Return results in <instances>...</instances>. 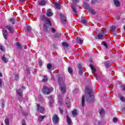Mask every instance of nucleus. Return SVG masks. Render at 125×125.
I'll return each mask as SVG.
<instances>
[{
    "label": "nucleus",
    "instance_id": "obj_18",
    "mask_svg": "<svg viewBox=\"0 0 125 125\" xmlns=\"http://www.w3.org/2000/svg\"><path fill=\"white\" fill-rule=\"evenodd\" d=\"M85 96L83 95L82 99V106L84 107V101H85Z\"/></svg>",
    "mask_w": 125,
    "mask_h": 125
},
{
    "label": "nucleus",
    "instance_id": "obj_15",
    "mask_svg": "<svg viewBox=\"0 0 125 125\" xmlns=\"http://www.w3.org/2000/svg\"><path fill=\"white\" fill-rule=\"evenodd\" d=\"M5 28L9 31L10 33H12L14 32V30H13V28L10 26H6Z\"/></svg>",
    "mask_w": 125,
    "mask_h": 125
},
{
    "label": "nucleus",
    "instance_id": "obj_35",
    "mask_svg": "<svg viewBox=\"0 0 125 125\" xmlns=\"http://www.w3.org/2000/svg\"><path fill=\"white\" fill-rule=\"evenodd\" d=\"M25 31H27V32H31V26H27L25 29Z\"/></svg>",
    "mask_w": 125,
    "mask_h": 125
},
{
    "label": "nucleus",
    "instance_id": "obj_52",
    "mask_svg": "<svg viewBox=\"0 0 125 125\" xmlns=\"http://www.w3.org/2000/svg\"><path fill=\"white\" fill-rule=\"evenodd\" d=\"M51 31L52 32V33H54L56 32V30H55V29H54V28H52Z\"/></svg>",
    "mask_w": 125,
    "mask_h": 125
},
{
    "label": "nucleus",
    "instance_id": "obj_14",
    "mask_svg": "<svg viewBox=\"0 0 125 125\" xmlns=\"http://www.w3.org/2000/svg\"><path fill=\"white\" fill-rule=\"evenodd\" d=\"M72 116L74 118H77L78 117V112H77V109H74L72 112Z\"/></svg>",
    "mask_w": 125,
    "mask_h": 125
},
{
    "label": "nucleus",
    "instance_id": "obj_61",
    "mask_svg": "<svg viewBox=\"0 0 125 125\" xmlns=\"http://www.w3.org/2000/svg\"><path fill=\"white\" fill-rule=\"evenodd\" d=\"M22 125H26V123H25V122H22Z\"/></svg>",
    "mask_w": 125,
    "mask_h": 125
},
{
    "label": "nucleus",
    "instance_id": "obj_42",
    "mask_svg": "<svg viewBox=\"0 0 125 125\" xmlns=\"http://www.w3.org/2000/svg\"><path fill=\"white\" fill-rule=\"evenodd\" d=\"M79 74L81 76H82V75H83V69H80L79 70Z\"/></svg>",
    "mask_w": 125,
    "mask_h": 125
},
{
    "label": "nucleus",
    "instance_id": "obj_54",
    "mask_svg": "<svg viewBox=\"0 0 125 125\" xmlns=\"http://www.w3.org/2000/svg\"><path fill=\"white\" fill-rule=\"evenodd\" d=\"M19 2H21V3H24V2H25V0H19Z\"/></svg>",
    "mask_w": 125,
    "mask_h": 125
},
{
    "label": "nucleus",
    "instance_id": "obj_53",
    "mask_svg": "<svg viewBox=\"0 0 125 125\" xmlns=\"http://www.w3.org/2000/svg\"><path fill=\"white\" fill-rule=\"evenodd\" d=\"M54 37L55 38H59V37H60V35H59L58 33H57L56 35H55Z\"/></svg>",
    "mask_w": 125,
    "mask_h": 125
},
{
    "label": "nucleus",
    "instance_id": "obj_55",
    "mask_svg": "<svg viewBox=\"0 0 125 125\" xmlns=\"http://www.w3.org/2000/svg\"><path fill=\"white\" fill-rule=\"evenodd\" d=\"M95 2H96V0H92L91 1L92 4H95Z\"/></svg>",
    "mask_w": 125,
    "mask_h": 125
},
{
    "label": "nucleus",
    "instance_id": "obj_32",
    "mask_svg": "<svg viewBox=\"0 0 125 125\" xmlns=\"http://www.w3.org/2000/svg\"><path fill=\"white\" fill-rule=\"evenodd\" d=\"M4 122L5 125H9V119L8 118L5 119Z\"/></svg>",
    "mask_w": 125,
    "mask_h": 125
},
{
    "label": "nucleus",
    "instance_id": "obj_26",
    "mask_svg": "<svg viewBox=\"0 0 125 125\" xmlns=\"http://www.w3.org/2000/svg\"><path fill=\"white\" fill-rule=\"evenodd\" d=\"M104 114H105V111H104V109L103 108L101 109L100 111V115L101 117H103L104 115Z\"/></svg>",
    "mask_w": 125,
    "mask_h": 125
},
{
    "label": "nucleus",
    "instance_id": "obj_62",
    "mask_svg": "<svg viewBox=\"0 0 125 125\" xmlns=\"http://www.w3.org/2000/svg\"><path fill=\"white\" fill-rule=\"evenodd\" d=\"M0 77H2V73L1 72H0Z\"/></svg>",
    "mask_w": 125,
    "mask_h": 125
},
{
    "label": "nucleus",
    "instance_id": "obj_7",
    "mask_svg": "<svg viewBox=\"0 0 125 125\" xmlns=\"http://www.w3.org/2000/svg\"><path fill=\"white\" fill-rule=\"evenodd\" d=\"M60 16L61 17L62 23H63V24H66V23L67 22V18H66V17L63 14H61Z\"/></svg>",
    "mask_w": 125,
    "mask_h": 125
},
{
    "label": "nucleus",
    "instance_id": "obj_56",
    "mask_svg": "<svg viewBox=\"0 0 125 125\" xmlns=\"http://www.w3.org/2000/svg\"><path fill=\"white\" fill-rule=\"evenodd\" d=\"M78 0H72V2H73L74 3H78Z\"/></svg>",
    "mask_w": 125,
    "mask_h": 125
},
{
    "label": "nucleus",
    "instance_id": "obj_30",
    "mask_svg": "<svg viewBox=\"0 0 125 125\" xmlns=\"http://www.w3.org/2000/svg\"><path fill=\"white\" fill-rule=\"evenodd\" d=\"M16 45H17V46H18V47L20 49H22V46L21 45V44H20V42H17L16 43Z\"/></svg>",
    "mask_w": 125,
    "mask_h": 125
},
{
    "label": "nucleus",
    "instance_id": "obj_21",
    "mask_svg": "<svg viewBox=\"0 0 125 125\" xmlns=\"http://www.w3.org/2000/svg\"><path fill=\"white\" fill-rule=\"evenodd\" d=\"M46 4V1L45 0H42L40 2H39V5L42 6L43 5H45Z\"/></svg>",
    "mask_w": 125,
    "mask_h": 125
},
{
    "label": "nucleus",
    "instance_id": "obj_44",
    "mask_svg": "<svg viewBox=\"0 0 125 125\" xmlns=\"http://www.w3.org/2000/svg\"><path fill=\"white\" fill-rule=\"evenodd\" d=\"M104 65L106 66V67H110V64L109 62H105Z\"/></svg>",
    "mask_w": 125,
    "mask_h": 125
},
{
    "label": "nucleus",
    "instance_id": "obj_51",
    "mask_svg": "<svg viewBox=\"0 0 125 125\" xmlns=\"http://www.w3.org/2000/svg\"><path fill=\"white\" fill-rule=\"evenodd\" d=\"M89 11H91L92 14H95V11L92 10V8H91V10H89Z\"/></svg>",
    "mask_w": 125,
    "mask_h": 125
},
{
    "label": "nucleus",
    "instance_id": "obj_39",
    "mask_svg": "<svg viewBox=\"0 0 125 125\" xmlns=\"http://www.w3.org/2000/svg\"><path fill=\"white\" fill-rule=\"evenodd\" d=\"M15 79L16 81H18V80H19V75L16 74L15 76Z\"/></svg>",
    "mask_w": 125,
    "mask_h": 125
},
{
    "label": "nucleus",
    "instance_id": "obj_11",
    "mask_svg": "<svg viewBox=\"0 0 125 125\" xmlns=\"http://www.w3.org/2000/svg\"><path fill=\"white\" fill-rule=\"evenodd\" d=\"M96 39H99V40H104L105 39V37L103 34H98L97 36L95 37Z\"/></svg>",
    "mask_w": 125,
    "mask_h": 125
},
{
    "label": "nucleus",
    "instance_id": "obj_9",
    "mask_svg": "<svg viewBox=\"0 0 125 125\" xmlns=\"http://www.w3.org/2000/svg\"><path fill=\"white\" fill-rule=\"evenodd\" d=\"M55 8L56 9H59V10H61V8H62V5L60 4V2H55Z\"/></svg>",
    "mask_w": 125,
    "mask_h": 125
},
{
    "label": "nucleus",
    "instance_id": "obj_20",
    "mask_svg": "<svg viewBox=\"0 0 125 125\" xmlns=\"http://www.w3.org/2000/svg\"><path fill=\"white\" fill-rule=\"evenodd\" d=\"M44 118H45V115H41L38 117V120L39 122H42Z\"/></svg>",
    "mask_w": 125,
    "mask_h": 125
},
{
    "label": "nucleus",
    "instance_id": "obj_48",
    "mask_svg": "<svg viewBox=\"0 0 125 125\" xmlns=\"http://www.w3.org/2000/svg\"><path fill=\"white\" fill-rule=\"evenodd\" d=\"M118 122V119L117 118H113V123H117Z\"/></svg>",
    "mask_w": 125,
    "mask_h": 125
},
{
    "label": "nucleus",
    "instance_id": "obj_3",
    "mask_svg": "<svg viewBox=\"0 0 125 125\" xmlns=\"http://www.w3.org/2000/svg\"><path fill=\"white\" fill-rule=\"evenodd\" d=\"M42 90L43 94L48 95V94H50L51 91H53V88H48L46 85H44Z\"/></svg>",
    "mask_w": 125,
    "mask_h": 125
},
{
    "label": "nucleus",
    "instance_id": "obj_19",
    "mask_svg": "<svg viewBox=\"0 0 125 125\" xmlns=\"http://www.w3.org/2000/svg\"><path fill=\"white\" fill-rule=\"evenodd\" d=\"M66 119H67V123L68 125H71L72 124V120L71 118L69 117V116L66 115Z\"/></svg>",
    "mask_w": 125,
    "mask_h": 125
},
{
    "label": "nucleus",
    "instance_id": "obj_60",
    "mask_svg": "<svg viewBox=\"0 0 125 125\" xmlns=\"http://www.w3.org/2000/svg\"><path fill=\"white\" fill-rule=\"evenodd\" d=\"M101 1V0H96V2H100Z\"/></svg>",
    "mask_w": 125,
    "mask_h": 125
},
{
    "label": "nucleus",
    "instance_id": "obj_34",
    "mask_svg": "<svg viewBox=\"0 0 125 125\" xmlns=\"http://www.w3.org/2000/svg\"><path fill=\"white\" fill-rule=\"evenodd\" d=\"M0 49L2 51H5V48H4V46L2 45L0 46Z\"/></svg>",
    "mask_w": 125,
    "mask_h": 125
},
{
    "label": "nucleus",
    "instance_id": "obj_6",
    "mask_svg": "<svg viewBox=\"0 0 125 125\" xmlns=\"http://www.w3.org/2000/svg\"><path fill=\"white\" fill-rule=\"evenodd\" d=\"M37 106L38 112H40V113L43 114V112L45 111V108H44V107L41 106V105L40 104H37Z\"/></svg>",
    "mask_w": 125,
    "mask_h": 125
},
{
    "label": "nucleus",
    "instance_id": "obj_24",
    "mask_svg": "<svg viewBox=\"0 0 125 125\" xmlns=\"http://www.w3.org/2000/svg\"><path fill=\"white\" fill-rule=\"evenodd\" d=\"M62 46H63L64 47H69V46H70V45L66 42H62Z\"/></svg>",
    "mask_w": 125,
    "mask_h": 125
},
{
    "label": "nucleus",
    "instance_id": "obj_31",
    "mask_svg": "<svg viewBox=\"0 0 125 125\" xmlns=\"http://www.w3.org/2000/svg\"><path fill=\"white\" fill-rule=\"evenodd\" d=\"M89 67L91 68L92 72H95L96 71V69H95V68H94V67L93 66V65H92V64H90L89 65Z\"/></svg>",
    "mask_w": 125,
    "mask_h": 125
},
{
    "label": "nucleus",
    "instance_id": "obj_29",
    "mask_svg": "<svg viewBox=\"0 0 125 125\" xmlns=\"http://www.w3.org/2000/svg\"><path fill=\"white\" fill-rule=\"evenodd\" d=\"M68 72L70 75H72V74H73V69H72V67H69L68 68Z\"/></svg>",
    "mask_w": 125,
    "mask_h": 125
},
{
    "label": "nucleus",
    "instance_id": "obj_12",
    "mask_svg": "<svg viewBox=\"0 0 125 125\" xmlns=\"http://www.w3.org/2000/svg\"><path fill=\"white\" fill-rule=\"evenodd\" d=\"M46 14L48 17H50V16H52V15H53V13H52L51 9H49L47 10Z\"/></svg>",
    "mask_w": 125,
    "mask_h": 125
},
{
    "label": "nucleus",
    "instance_id": "obj_25",
    "mask_svg": "<svg viewBox=\"0 0 125 125\" xmlns=\"http://www.w3.org/2000/svg\"><path fill=\"white\" fill-rule=\"evenodd\" d=\"M20 90H21V89H20L19 90H17V93L20 97H23V93L20 92Z\"/></svg>",
    "mask_w": 125,
    "mask_h": 125
},
{
    "label": "nucleus",
    "instance_id": "obj_58",
    "mask_svg": "<svg viewBox=\"0 0 125 125\" xmlns=\"http://www.w3.org/2000/svg\"><path fill=\"white\" fill-rule=\"evenodd\" d=\"M53 101H50V103H49V105L51 107L52 106V102Z\"/></svg>",
    "mask_w": 125,
    "mask_h": 125
},
{
    "label": "nucleus",
    "instance_id": "obj_50",
    "mask_svg": "<svg viewBox=\"0 0 125 125\" xmlns=\"http://www.w3.org/2000/svg\"><path fill=\"white\" fill-rule=\"evenodd\" d=\"M120 99H121V101H122L123 102H124L125 100V98H124V97H121Z\"/></svg>",
    "mask_w": 125,
    "mask_h": 125
},
{
    "label": "nucleus",
    "instance_id": "obj_17",
    "mask_svg": "<svg viewBox=\"0 0 125 125\" xmlns=\"http://www.w3.org/2000/svg\"><path fill=\"white\" fill-rule=\"evenodd\" d=\"M71 8L72 9L73 12H74V14H78V11H77V9L76 8V6L75 5H72L71 6Z\"/></svg>",
    "mask_w": 125,
    "mask_h": 125
},
{
    "label": "nucleus",
    "instance_id": "obj_33",
    "mask_svg": "<svg viewBox=\"0 0 125 125\" xmlns=\"http://www.w3.org/2000/svg\"><path fill=\"white\" fill-rule=\"evenodd\" d=\"M47 68L48 70L51 69V68H52V65L51 64V63H48L47 64Z\"/></svg>",
    "mask_w": 125,
    "mask_h": 125
},
{
    "label": "nucleus",
    "instance_id": "obj_43",
    "mask_svg": "<svg viewBox=\"0 0 125 125\" xmlns=\"http://www.w3.org/2000/svg\"><path fill=\"white\" fill-rule=\"evenodd\" d=\"M78 68L79 70H83V65H82V64H79Z\"/></svg>",
    "mask_w": 125,
    "mask_h": 125
},
{
    "label": "nucleus",
    "instance_id": "obj_2",
    "mask_svg": "<svg viewBox=\"0 0 125 125\" xmlns=\"http://www.w3.org/2000/svg\"><path fill=\"white\" fill-rule=\"evenodd\" d=\"M58 83L59 84L60 89L62 93H66V86H65V84L64 83V80H63V79L61 77H58Z\"/></svg>",
    "mask_w": 125,
    "mask_h": 125
},
{
    "label": "nucleus",
    "instance_id": "obj_16",
    "mask_svg": "<svg viewBox=\"0 0 125 125\" xmlns=\"http://www.w3.org/2000/svg\"><path fill=\"white\" fill-rule=\"evenodd\" d=\"M83 6L84 7H85L86 9H87L88 10H91V8L87 3H84Z\"/></svg>",
    "mask_w": 125,
    "mask_h": 125
},
{
    "label": "nucleus",
    "instance_id": "obj_45",
    "mask_svg": "<svg viewBox=\"0 0 125 125\" xmlns=\"http://www.w3.org/2000/svg\"><path fill=\"white\" fill-rule=\"evenodd\" d=\"M121 87H122L121 90H123V91H125V85H122Z\"/></svg>",
    "mask_w": 125,
    "mask_h": 125
},
{
    "label": "nucleus",
    "instance_id": "obj_36",
    "mask_svg": "<svg viewBox=\"0 0 125 125\" xmlns=\"http://www.w3.org/2000/svg\"><path fill=\"white\" fill-rule=\"evenodd\" d=\"M1 106L2 108H4V101L3 100L1 101Z\"/></svg>",
    "mask_w": 125,
    "mask_h": 125
},
{
    "label": "nucleus",
    "instance_id": "obj_13",
    "mask_svg": "<svg viewBox=\"0 0 125 125\" xmlns=\"http://www.w3.org/2000/svg\"><path fill=\"white\" fill-rule=\"evenodd\" d=\"M1 60L4 62V63H7L8 62V59L5 57V54H3V56L1 58Z\"/></svg>",
    "mask_w": 125,
    "mask_h": 125
},
{
    "label": "nucleus",
    "instance_id": "obj_47",
    "mask_svg": "<svg viewBox=\"0 0 125 125\" xmlns=\"http://www.w3.org/2000/svg\"><path fill=\"white\" fill-rule=\"evenodd\" d=\"M59 110H60V114H61L62 115V114H63V109H61V108H59Z\"/></svg>",
    "mask_w": 125,
    "mask_h": 125
},
{
    "label": "nucleus",
    "instance_id": "obj_27",
    "mask_svg": "<svg viewBox=\"0 0 125 125\" xmlns=\"http://www.w3.org/2000/svg\"><path fill=\"white\" fill-rule=\"evenodd\" d=\"M81 23L83 24V25H87V24H88L87 21H86V20H85V19L82 20Z\"/></svg>",
    "mask_w": 125,
    "mask_h": 125
},
{
    "label": "nucleus",
    "instance_id": "obj_38",
    "mask_svg": "<svg viewBox=\"0 0 125 125\" xmlns=\"http://www.w3.org/2000/svg\"><path fill=\"white\" fill-rule=\"evenodd\" d=\"M66 104L68 105V104H70V99L69 98H67L66 99Z\"/></svg>",
    "mask_w": 125,
    "mask_h": 125
},
{
    "label": "nucleus",
    "instance_id": "obj_22",
    "mask_svg": "<svg viewBox=\"0 0 125 125\" xmlns=\"http://www.w3.org/2000/svg\"><path fill=\"white\" fill-rule=\"evenodd\" d=\"M113 1L116 6L119 7L120 6V5H121V4H120V1H119V0H113Z\"/></svg>",
    "mask_w": 125,
    "mask_h": 125
},
{
    "label": "nucleus",
    "instance_id": "obj_5",
    "mask_svg": "<svg viewBox=\"0 0 125 125\" xmlns=\"http://www.w3.org/2000/svg\"><path fill=\"white\" fill-rule=\"evenodd\" d=\"M52 120L53 121V123L55 125L58 124V123H59L60 122L59 117H58V116L56 114H54L53 115Z\"/></svg>",
    "mask_w": 125,
    "mask_h": 125
},
{
    "label": "nucleus",
    "instance_id": "obj_23",
    "mask_svg": "<svg viewBox=\"0 0 125 125\" xmlns=\"http://www.w3.org/2000/svg\"><path fill=\"white\" fill-rule=\"evenodd\" d=\"M58 98L59 100V103L61 104H62V100L63 99V98H62V96H61V95H59L58 96Z\"/></svg>",
    "mask_w": 125,
    "mask_h": 125
},
{
    "label": "nucleus",
    "instance_id": "obj_63",
    "mask_svg": "<svg viewBox=\"0 0 125 125\" xmlns=\"http://www.w3.org/2000/svg\"><path fill=\"white\" fill-rule=\"evenodd\" d=\"M22 88L23 89H25L26 88L25 87V86H22Z\"/></svg>",
    "mask_w": 125,
    "mask_h": 125
},
{
    "label": "nucleus",
    "instance_id": "obj_64",
    "mask_svg": "<svg viewBox=\"0 0 125 125\" xmlns=\"http://www.w3.org/2000/svg\"><path fill=\"white\" fill-rule=\"evenodd\" d=\"M124 30L125 31V25L124 26Z\"/></svg>",
    "mask_w": 125,
    "mask_h": 125
},
{
    "label": "nucleus",
    "instance_id": "obj_46",
    "mask_svg": "<svg viewBox=\"0 0 125 125\" xmlns=\"http://www.w3.org/2000/svg\"><path fill=\"white\" fill-rule=\"evenodd\" d=\"M48 99H50V101H53V99L52 98V96H50L48 97Z\"/></svg>",
    "mask_w": 125,
    "mask_h": 125
},
{
    "label": "nucleus",
    "instance_id": "obj_59",
    "mask_svg": "<svg viewBox=\"0 0 125 125\" xmlns=\"http://www.w3.org/2000/svg\"><path fill=\"white\" fill-rule=\"evenodd\" d=\"M94 77L95 78L96 80H97L98 77H97V75H94Z\"/></svg>",
    "mask_w": 125,
    "mask_h": 125
},
{
    "label": "nucleus",
    "instance_id": "obj_10",
    "mask_svg": "<svg viewBox=\"0 0 125 125\" xmlns=\"http://www.w3.org/2000/svg\"><path fill=\"white\" fill-rule=\"evenodd\" d=\"M76 43H79V44H83V40L79 37L76 38Z\"/></svg>",
    "mask_w": 125,
    "mask_h": 125
},
{
    "label": "nucleus",
    "instance_id": "obj_8",
    "mask_svg": "<svg viewBox=\"0 0 125 125\" xmlns=\"http://www.w3.org/2000/svg\"><path fill=\"white\" fill-rule=\"evenodd\" d=\"M2 35L5 40H7V36H8V32L5 29L3 28L2 29Z\"/></svg>",
    "mask_w": 125,
    "mask_h": 125
},
{
    "label": "nucleus",
    "instance_id": "obj_49",
    "mask_svg": "<svg viewBox=\"0 0 125 125\" xmlns=\"http://www.w3.org/2000/svg\"><path fill=\"white\" fill-rule=\"evenodd\" d=\"M2 80H1V79L0 78V87H2Z\"/></svg>",
    "mask_w": 125,
    "mask_h": 125
},
{
    "label": "nucleus",
    "instance_id": "obj_37",
    "mask_svg": "<svg viewBox=\"0 0 125 125\" xmlns=\"http://www.w3.org/2000/svg\"><path fill=\"white\" fill-rule=\"evenodd\" d=\"M102 44H103V45H104V46L106 47V48H107V47H108V44H107V43H106V42H102Z\"/></svg>",
    "mask_w": 125,
    "mask_h": 125
},
{
    "label": "nucleus",
    "instance_id": "obj_28",
    "mask_svg": "<svg viewBox=\"0 0 125 125\" xmlns=\"http://www.w3.org/2000/svg\"><path fill=\"white\" fill-rule=\"evenodd\" d=\"M9 22H10L11 23H12V24H14L15 23V22H16V20H15V19H13L12 18H11L9 20Z\"/></svg>",
    "mask_w": 125,
    "mask_h": 125
},
{
    "label": "nucleus",
    "instance_id": "obj_40",
    "mask_svg": "<svg viewBox=\"0 0 125 125\" xmlns=\"http://www.w3.org/2000/svg\"><path fill=\"white\" fill-rule=\"evenodd\" d=\"M42 82H47L48 81V79H47V77L44 76V78L42 79Z\"/></svg>",
    "mask_w": 125,
    "mask_h": 125
},
{
    "label": "nucleus",
    "instance_id": "obj_41",
    "mask_svg": "<svg viewBox=\"0 0 125 125\" xmlns=\"http://www.w3.org/2000/svg\"><path fill=\"white\" fill-rule=\"evenodd\" d=\"M110 30L111 31H112V32L115 31V30H116V27L115 26H113L110 28Z\"/></svg>",
    "mask_w": 125,
    "mask_h": 125
},
{
    "label": "nucleus",
    "instance_id": "obj_57",
    "mask_svg": "<svg viewBox=\"0 0 125 125\" xmlns=\"http://www.w3.org/2000/svg\"><path fill=\"white\" fill-rule=\"evenodd\" d=\"M122 112H123V113H125V107H124L122 109Z\"/></svg>",
    "mask_w": 125,
    "mask_h": 125
},
{
    "label": "nucleus",
    "instance_id": "obj_4",
    "mask_svg": "<svg viewBox=\"0 0 125 125\" xmlns=\"http://www.w3.org/2000/svg\"><path fill=\"white\" fill-rule=\"evenodd\" d=\"M87 93L89 94V98L86 99L87 102H91L94 100V95L91 94V90H87Z\"/></svg>",
    "mask_w": 125,
    "mask_h": 125
},
{
    "label": "nucleus",
    "instance_id": "obj_1",
    "mask_svg": "<svg viewBox=\"0 0 125 125\" xmlns=\"http://www.w3.org/2000/svg\"><path fill=\"white\" fill-rule=\"evenodd\" d=\"M40 20L43 22V30L46 33H48L50 31V26H52L51 21L49 19H47L44 15L42 14L40 16Z\"/></svg>",
    "mask_w": 125,
    "mask_h": 125
}]
</instances>
